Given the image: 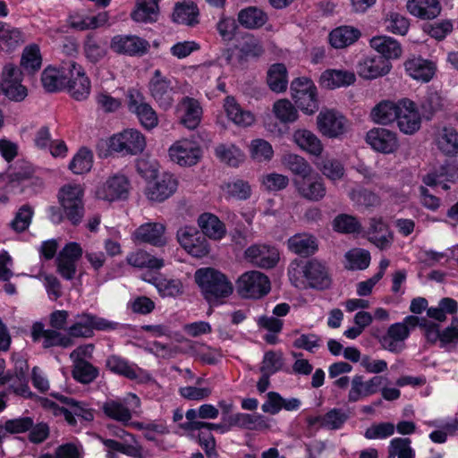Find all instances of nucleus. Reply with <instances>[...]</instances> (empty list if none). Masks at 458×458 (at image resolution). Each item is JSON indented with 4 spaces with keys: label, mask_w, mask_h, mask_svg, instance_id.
<instances>
[{
    "label": "nucleus",
    "mask_w": 458,
    "mask_h": 458,
    "mask_svg": "<svg viewBox=\"0 0 458 458\" xmlns=\"http://www.w3.org/2000/svg\"><path fill=\"white\" fill-rule=\"evenodd\" d=\"M194 276L210 306L222 303V300L229 297L233 292V284L226 276L212 267L199 268Z\"/></svg>",
    "instance_id": "nucleus-1"
},
{
    "label": "nucleus",
    "mask_w": 458,
    "mask_h": 458,
    "mask_svg": "<svg viewBox=\"0 0 458 458\" xmlns=\"http://www.w3.org/2000/svg\"><path fill=\"white\" fill-rule=\"evenodd\" d=\"M289 277L296 287H301L307 282L311 288L323 290L331 284L327 267L317 259H311L301 267L289 270Z\"/></svg>",
    "instance_id": "nucleus-2"
},
{
    "label": "nucleus",
    "mask_w": 458,
    "mask_h": 458,
    "mask_svg": "<svg viewBox=\"0 0 458 458\" xmlns=\"http://www.w3.org/2000/svg\"><path fill=\"white\" fill-rule=\"evenodd\" d=\"M84 189L81 184H65L58 192V200L66 217L73 225H79L84 216Z\"/></svg>",
    "instance_id": "nucleus-3"
},
{
    "label": "nucleus",
    "mask_w": 458,
    "mask_h": 458,
    "mask_svg": "<svg viewBox=\"0 0 458 458\" xmlns=\"http://www.w3.org/2000/svg\"><path fill=\"white\" fill-rule=\"evenodd\" d=\"M125 97L128 111L137 117L142 127L151 130L157 126V114L141 91L131 88L127 90Z\"/></svg>",
    "instance_id": "nucleus-4"
},
{
    "label": "nucleus",
    "mask_w": 458,
    "mask_h": 458,
    "mask_svg": "<svg viewBox=\"0 0 458 458\" xmlns=\"http://www.w3.org/2000/svg\"><path fill=\"white\" fill-rule=\"evenodd\" d=\"M236 290L242 298L259 299L270 291V281L259 271H248L236 281Z\"/></svg>",
    "instance_id": "nucleus-5"
},
{
    "label": "nucleus",
    "mask_w": 458,
    "mask_h": 458,
    "mask_svg": "<svg viewBox=\"0 0 458 458\" xmlns=\"http://www.w3.org/2000/svg\"><path fill=\"white\" fill-rule=\"evenodd\" d=\"M112 150L123 155H137L146 148L144 135L136 129H126L110 139Z\"/></svg>",
    "instance_id": "nucleus-6"
},
{
    "label": "nucleus",
    "mask_w": 458,
    "mask_h": 458,
    "mask_svg": "<svg viewBox=\"0 0 458 458\" xmlns=\"http://www.w3.org/2000/svg\"><path fill=\"white\" fill-rule=\"evenodd\" d=\"M65 89L70 96L77 101L87 99L90 94V81L84 69L74 61L68 62V79Z\"/></svg>",
    "instance_id": "nucleus-7"
},
{
    "label": "nucleus",
    "mask_w": 458,
    "mask_h": 458,
    "mask_svg": "<svg viewBox=\"0 0 458 458\" xmlns=\"http://www.w3.org/2000/svg\"><path fill=\"white\" fill-rule=\"evenodd\" d=\"M22 72L12 64L4 65L2 72V92L11 100L20 102L28 95L26 87L21 84Z\"/></svg>",
    "instance_id": "nucleus-8"
},
{
    "label": "nucleus",
    "mask_w": 458,
    "mask_h": 458,
    "mask_svg": "<svg viewBox=\"0 0 458 458\" xmlns=\"http://www.w3.org/2000/svg\"><path fill=\"white\" fill-rule=\"evenodd\" d=\"M148 87L150 96L160 107L167 109L172 106L175 90L171 79L165 76L160 70L154 71Z\"/></svg>",
    "instance_id": "nucleus-9"
},
{
    "label": "nucleus",
    "mask_w": 458,
    "mask_h": 458,
    "mask_svg": "<svg viewBox=\"0 0 458 458\" xmlns=\"http://www.w3.org/2000/svg\"><path fill=\"white\" fill-rule=\"evenodd\" d=\"M129 406L133 409L140 406V400L135 394L130 393L123 401L109 399L103 403L102 410L108 418L128 424L132 417Z\"/></svg>",
    "instance_id": "nucleus-10"
},
{
    "label": "nucleus",
    "mask_w": 458,
    "mask_h": 458,
    "mask_svg": "<svg viewBox=\"0 0 458 458\" xmlns=\"http://www.w3.org/2000/svg\"><path fill=\"white\" fill-rule=\"evenodd\" d=\"M177 239L181 246L193 257L202 258L209 253V244L206 237L194 227L180 228Z\"/></svg>",
    "instance_id": "nucleus-11"
},
{
    "label": "nucleus",
    "mask_w": 458,
    "mask_h": 458,
    "mask_svg": "<svg viewBox=\"0 0 458 458\" xmlns=\"http://www.w3.org/2000/svg\"><path fill=\"white\" fill-rule=\"evenodd\" d=\"M244 258L258 267L272 268L279 261V252L274 246L265 243H255L245 250Z\"/></svg>",
    "instance_id": "nucleus-12"
},
{
    "label": "nucleus",
    "mask_w": 458,
    "mask_h": 458,
    "mask_svg": "<svg viewBox=\"0 0 458 458\" xmlns=\"http://www.w3.org/2000/svg\"><path fill=\"white\" fill-rule=\"evenodd\" d=\"M149 182L145 190L147 199L152 202H163L177 190L178 182L174 175L164 173Z\"/></svg>",
    "instance_id": "nucleus-13"
},
{
    "label": "nucleus",
    "mask_w": 458,
    "mask_h": 458,
    "mask_svg": "<svg viewBox=\"0 0 458 458\" xmlns=\"http://www.w3.org/2000/svg\"><path fill=\"white\" fill-rule=\"evenodd\" d=\"M365 140L374 150L383 154L394 153L399 148L396 133L383 127L369 130Z\"/></svg>",
    "instance_id": "nucleus-14"
},
{
    "label": "nucleus",
    "mask_w": 458,
    "mask_h": 458,
    "mask_svg": "<svg viewBox=\"0 0 458 458\" xmlns=\"http://www.w3.org/2000/svg\"><path fill=\"white\" fill-rule=\"evenodd\" d=\"M293 183L297 192L305 199L317 202L326 196L327 188L323 179L312 172L304 177H297Z\"/></svg>",
    "instance_id": "nucleus-15"
},
{
    "label": "nucleus",
    "mask_w": 458,
    "mask_h": 458,
    "mask_svg": "<svg viewBox=\"0 0 458 458\" xmlns=\"http://www.w3.org/2000/svg\"><path fill=\"white\" fill-rule=\"evenodd\" d=\"M201 150L196 142L183 139L177 140L169 148L172 161L181 166H191L199 160Z\"/></svg>",
    "instance_id": "nucleus-16"
},
{
    "label": "nucleus",
    "mask_w": 458,
    "mask_h": 458,
    "mask_svg": "<svg viewBox=\"0 0 458 458\" xmlns=\"http://www.w3.org/2000/svg\"><path fill=\"white\" fill-rule=\"evenodd\" d=\"M130 191V182L123 174H114L109 177L96 191L98 199L114 201L124 199Z\"/></svg>",
    "instance_id": "nucleus-17"
},
{
    "label": "nucleus",
    "mask_w": 458,
    "mask_h": 458,
    "mask_svg": "<svg viewBox=\"0 0 458 458\" xmlns=\"http://www.w3.org/2000/svg\"><path fill=\"white\" fill-rule=\"evenodd\" d=\"M82 255V249L76 242H70L56 258L57 271L66 280H72L76 273V262Z\"/></svg>",
    "instance_id": "nucleus-18"
},
{
    "label": "nucleus",
    "mask_w": 458,
    "mask_h": 458,
    "mask_svg": "<svg viewBox=\"0 0 458 458\" xmlns=\"http://www.w3.org/2000/svg\"><path fill=\"white\" fill-rule=\"evenodd\" d=\"M319 131L328 137L336 138L346 131V119L334 110L321 111L317 117Z\"/></svg>",
    "instance_id": "nucleus-19"
},
{
    "label": "nucleus",
    "mask_w": 458,
    "mask_h": 458,
    "mask_svg": "<svg viewBox=\"0 0 458 458\" xmlns=\"http://www.w3.org/2000/svg\"><path fill=\"white\" fill-rule=\"evenodd\" d=\"M51 395L59 400L66 406L59 409L60 415H64L65 420L72 426L76 424L75 417L81 418L86 421L93 420V413L90 409L87 408L84 403L75 401L72 398L64 396L58 393H52Z\"/></svg>",
    "instance_id": "nucleus-20"
},
{
    "label": "nucleus",
    "mask_w": 458,
    "mask_h": 458,
    "mask_svg": "<svg viewBox=\"0 0 458 458\" xmlns=\"http://www.w3.org/2000/svg\"><path fill=\"white\" fill-rule=\"evenodd\" d=\"M386 378L382 376H375L368 381L363 380V377L356 375L351 383V389L348 394V401L355 403L359 400L370 396L379 391Z\"/></svg>",
    "instance_id": "nucleus-21"
},
{
    "label": "nucleus",
    "mask_w": 458,
    "mask_h": 458,
    "mask_svg": "<svg viewBox=\"0 0 458 458\" xmlns=\"http://www.w3.org/2000/svg\"><path fill=\"white\" fill-rule=\"evenodd\" d=\"M400 111L396 118L398 127L405 134H413L420 128V116L416 104L410 99L400 100Z\"/></svg>",
    "instance_id": "nucleus-22"
},
{
    "label": "nucleus",
    "mask_w": 458,
    "mask_h": 458,
    "mask_svg": "<svg viewBox=\"0 0 458 458\" xmlns=\"http://www.w3.org/2000/svg\"><path fill=\"white\" fill-rule=\"evenodd\" d=\"M31 336L34 342L43 339L44 348L60 346L68 348L73 345V340L69 336L61 334L55 329H45L42 323L37 322L32 326Z\"/></svg>",
    "instance_id": "nucleus-23"
},
{
    "label": "nucleus",
    "mask_w": 458,
    "mask_h": 458,
    "mask_svg": "<svg viewBox=\"0 0 458 458\" xmlns=\"http://www.w3.org/2000/svg\"><path fill=\"white\" fill-rule=\"evenodd\" d=\"M391 64L381 56L369 55L357 64V73L363 79L373 80L389 72Z\"/></svg>",
    "instance_id": "nucleus-24"
},
{
    "label": "nucleus",
    "mask_w": 458,
    "mask_h": 458,
    "mask_svg": "<svg viewBox=\"0 0 458 458\" xmlns=\"http://www.w3.org/2000/svg\"><path fill=\"white\" fill-rule=\"evenodd\" d=\"M180 122L190 130L196 129L202 116V107L199 102L190 97H184L177 105Z\"/></svg>",
    "instance_id": "nucleus-25"
},
{
    "label": "nucleus",
    "mask_w": 458,
    "mask_h": 458,
    "mask_svg": "<svg viewBox=\"0 0 458 458\" xmlns=\"http://www.w3.org/2000/svg\"><path fill=\"white\" fill-rule=\"evenodd\" d=\"M410 335V329L404 323L392 324L386 335L379 337L381 346L392 352H400L404 349V341Z\"/></svg>",
    "instance_id": "nucleus-26"
},
{
    "label": "nucleus",
    "mask_w": 458,
    "mask_h": 458,
    "mask_svg": "<svg viewBox=\"0 0 458 458\" xmlns=\"http://www.w3.org/2000/svg\"><path fill=\"white\" fill-rule=\"evenodd\" d=\"M111 48L118 54L129 55H144L149 44L147 40L137 36H115L112 38Z\"/></svg>",
    "instance_id": "nucleus-27"
},
{
    "label": "nucleus",
    "mask_w": 458,
    "mask_h": 458,
    "mask_svg": "<svg viewBox=\"0 0 458 458\" xmlns=\"http://www.w3.org/2000/svg\"><path fill=\"white\" fill-rule=\"evenodd\" d=\"M165 232V226L164 224L148 222L139 226L133 233V237L138 242L160 247L166 243Z\"/></svg>",
    "instance_id": "nucleus-28"
},
{
    "label": "nucleus",
    "mask_w": 458,
    "mask_h": 458,
    "mask_svg": "<svg viewBox=\"0 0 458 458\" xmlns=\"http://www.w3.org/2000/svg\"><path fill=\"white\" fill-rule=\"evenodd\" d=\"M25 42L22 31L0 21V53L10 54Z\"/></svg>",
    "instance_id": "nucleus-29"
},
{
    "label": "nucleus",
    "mask_w": 458,
    "mask_h": 458,
    "mask_svg": "<svg viewBox=\"0 0 458 458\" xmlns=\"http://www.w3.org/2000/svg\"><path fill=\"white\" fill-rule=\"evenodd\" d=\"M68 79V63L61 69L46 68L41 74L42 86L47 92H56L65 89Z\"/></svg>",
    "instance_id": "nucleus-30"
},
{
    "label": "nucleus",
    "mask_w": 458,
    "mask_h": 458,
    "mask_svg": "<svg viewBox=\"0 0 458 458\" xmlns=\"http://www.w3.org/2000/svg\"><path fill=\"white\" fill-rule=\"evenodd\" d=\"M406 7L412 16L420 20H433L442 10L438 0H408Z\"/></svg>",
    "instance_id": "nucleus-31"
},
{
    "label": "nucleus",
    "mask_w": 458,
    "mask_h": 458,
    "mask_svg": "<svg viewBox=\"0 0 458 458\" xmlns=\"http://www.w3.org/2000/svg\"><path fill=\"white\" fill-rule=\"evenodd\" d=\"M405 71L413 79L423 82L429 81L436 72L433 62L421 57H412L404 63Z\"/></svg>",
    "instance_id": "nucleus-32"
},
{
    "label": "nucleus",
    "mask_w": 458,
    "mask_h": 458,
    "mask_svg": "<svg viewBox=\"0 0 458 458\" xmlns=\"http://www.w3.org/2000/svg\"><path fill=\"white\" fill-rule=\"evenodd\" d=\"M369 46L386 61L389 59H397L403 53L401 44L394 38L386 35L371 38Z\"/></svg>",
    "instance_id": "nucleus-33"
},
{
    "label": "nucleus",
    "mask_w": 458,
    "mask_h": 458,
    "mask_svg": "<svg viewBox=\"0 0 458 458\" xmlns=\"http://www.w3.org/2000/svg\"><path fill=\"white\" fill-rule=\"evenodd\" d=\"M368 239L380 250L389 248L393 242V236L387 225L381 218L376 217L370 219Z\"/></svg>",
    "instance_id": "nucleus-34"
},
{
    "label": "nucleus",
    "mask_w": 458,
    "mask_h": 458,
    "mask_svg": "<svg viewBox=\"0 0 458 458\" xmlns=\"http://www.w3.org/2000/svg\"><path fill=\"white\" fill-rule=\"evenodd\" d=\"M224 108L229 120L241 127H248L255 121L254 114L248 110L242 108L233 97L228 96L225 98Z\"/></svg>",
    "instance_id": "nucleus-35"
},
{
    "label": "nucleus",
    "mask_w": 458,
    "mask_h": 458,
    "mask_svg": "<svg viewBox=\"0 0 458 458\" xmlns=\"http://www.w3.org/2000/svg\"><path fill=\"white\" fill-rule=\"evenodd\" d=\"M108 19L106 12L99 13L95 16H89L83 12H76L69 16V23L72 28L82 31L102 27L108 21Z\"/></svg>",
    "instance_id": "nucleus-36"
},
{
    "label": "nucleus",
    "mask_w": 458,
    "mask_h": 458,
    "mask_svg": "<svg viewBox=\"0 0 458 458\" xmlns=\"http://www.w3.org/2000/svg\"><path fill=\"white\" fill-rule=\"evenodd\" d=\"M229 427H239L248 430H263L269 428V424L263 415L236 413L229 417Z\"/></svg>",
    "instance_id": "nucleus-37"
},
{
    "label": "nucleus",
    "mask_w": 458,
    "mask_h": 458,
    "mask_svg": "<svg viewBox=\"0 0 458 458\" xmlns=\"http://www.w3.org/2000/svg\"><path fill=\"white\" fill-rule=\"evenodd\" d=\"M293 137L294 142L302 150L315 157L321 156L324 149L323 144L312 131L306 129H299L294 131Z\"/></svg>",
    "instance_id": "nucleus-38"
},
{
    "label": "nucleus",
    "mask_w": 458,
    "mask_h": 458,
    "mask_svg": "<svg viewBox=\"0 0 458 458\" xmlns=\"http://www.w3.org/2000/svg\"><path fill=\"white\" fill-rule=\"evenodd\" d=\"M288 249L300 256L308 257L316 252L318 242L314 236L308 233H297L287 241Z\"/></svg>",
    "instance_id": "nucleus-39"
},
{
    "label": "nucleus",
    "mask_w": 458,
    "mask_h": 458,
    "mask_svg": "<svg viewBox=\"0 0 458 458\" xmlns=\"http://www.w3.org/2000/svg\"><path fill=\"white\" fill-rule=\"evenodd\" d=\"M355 74L342 70H327L320 76L322 87L329 89L349 86L355 81Z\"/></svg>",
    "instance_id": "nucleus-40"
},
{
    "label": "nucleus",
    "mask_w": 458,
    "mask_h": 458,
    "mask_svg": "<svg viewBox=\"0 0 458 458\" xmlns=\"http://www.w3.org/2000/svg\"><path fill=\"white\" fill-rule=\"evenodd\" d=\"M400 100L394 103L383 100L376 105L370 113L371 119L376 123L387 124L396 120L400 111Z\"/></svg>",
    "instance_id": "nucleus-41"
},
{
    "label": "nucleus",
    "mask_w": 458,
    "mask_h": 458,
    "mask_svg": "<svg viewBox=\"0 0 458 458\" xmlns=\"http://www.w3.org/2000/svg\"><path fill=\"white\" fill-rule=\"evenodd\" d=\"M437 148L445 156L458 155V132L454 128L444 127L435 136Z\"/></svg>",
    "instance_id": "nucleus-42"
},
{
    "label": "nucleus",
    "mask_w": 458,
    "mask_h": 458,
    "mask_svg": "<svg viewBox=\"0 0 458 458\" xmlns=\"http://www.w3.org/2000/svg\"><path fill=\"white\" fill-rule=\"evenodd\" d=\"M267 14L256 6H249L238 13L237 21L245 29L257 30L267 23Z\"/></svg>",
    "instance_id": "nucleus-43"
},
{
    "label": "nucleus",
    "mask_w": 458,
    "mask_h": 458,
    "mask_svg": "<svg viewBox=\"0 0 458 458\" xmlns=\"http://www.w3.org/2000/svg\"><path fill=\"white\" fill-rule=\"evenodd\" d=\"M199 226L200 227L204 236H208L213 240H220L225 234V226L219 220V218L210 213H204L199 216L198 219Z\"/></svg>",
    "instance_id": "nucleus-44"
},
{
    "label": "nucleus",
    "mask_w": 458,
    "mask_h": 458,
    "mask_svg": "<svg viewBox=\"0 0 458 458\" xmlns=\"http://www.w3.org/2000/svg\"><path fill=\"white\" fill-rule=\"evenodd\" d=\"M106 366L113 373L131 380L137 379L141 372V369L135 364H130L125 359L118 355H111L107 357Z\"/></svg>",
    "instance_id": "nucleus-45"
},
{
    "label": "nucleus",
    "mask_w": 458,
    "mask_h": 458,
    "mask_svg": "<svg viewBox=\"0 0 458 458\" xmlns=\"http://www.w3.org/2000/svg\"><path fill=\"white\" fill-rule=\"evenodd\" d=\"M360 37L359 30L350 26H342L330 32L329 41L335 48H344L356 42Z\"/></svg>",
    "instance_id": "nucleus-46"
},
{
    "label": "nucleus",
    "mask_w": 458,
    "mask_h": 458,
    "mask_svg": "<svg viewBox=\"0 0 458 458\" xmlns=\"http://www.w3.org/2000/svg\"><path fill=\"white\" fill-rule=\"evenodd\" d=\"M267 82L274 92H283L287 89V70L284 64H274L270 66L267 74Z\"/></svg>",
    "instance_id": "nucleus-47"
},
{
    "label": "nucleus",
    "mask_w": 458,
    "mask_h": 458,
    "mask_svg": "<svg viewBox=\"0 0 458 458\" xmlns=\"http://www.w3.org/2000/svg\"><path fill=\"white\" fill-rule=\"evenodd\" d=\"M198 15L197 5L192 1H183L175 5L172 19L176 23L192 25L197 22Z\"/></svg>",
    "instance_id": "nucleus-48"
},
{
    "label": "nucleus",
    "mask_w": 458,
    "mask_h": 458,
    "mask_svg": "<svg viewBox=\"0 0 458 458\" xmlns=\"http://www.w3.org/2000/svg\"><path fill=\"white\" fill-rule=\"evenodd\" d=\"M386 30L393 34L404 36L410 28L409 19L397 12H388L383 18Z\"/></svg>",
    "instance_id": "nucleus-49"
},
{
    "label": "nucleus",
    "mask_w": 458,
    "mask_h": 458,
    "mask_svg": "<svg viewBox=\"0 0 458 458\" xmlns=\"http://www.w3.org/2000/svg\"><path fill=\"white\" fill-rule=\"evenodd\" d=\"M157 0H138L131 17L138 22L153 21L157 16Z\"/></svg>",
    "instance_id": "nucleus-50"
},
{
    "label": "nucleus",
    "mask_w": 458,
    "mask_h": 458,
    "mask_svg": "<svg viewBox=\"0 0 458 458\" xmlns=\"http://www.w3.org/2000/svg\"><path fill=\"white\" fill-rule=\"evenodd\" d=\"M126 260L129 265L134 267L159 269L164 266V260L162 259H157L143 250L130 253L126 257Z\"/></svg>",
    "instance_id": "nucleus-51"
},
{
    "label": "nucleus",
    "mask_w": 458,
    "mask_h": 458,
    "mask_svg": "<svg viewBox=\"0 0 458 458\" xmlns=\"http://www.w3.org/2000/svg\"><path fill=\"white\" fill-rule=\"evenodd\" d=\"M408 437L393 438L388 445L387 458H415V451L411 446Z\"/></svg>",
    "instance_id": "nucleus-52"
},
{
    "label": "nucleus",
    "mask_w": 458,
    "mask_h": 458,
    "mask_svg": "<svg viewBox=\"0 0 458 458\" xmlns=\"http://www.w3.org/2000/svg\"><path fill=\"white\" fill-rule=\"evenodd\" d=\"M319 171L329 180H341L345 173L344 165L337 159L323 157L320 162L317 163Z\"/></svg>",
    "instance_id": "nucleus-53"
},
{
    "label": "nucleus",
    "mask_w": 458,
    "mask_h": 458,
    "mask_svg": "<svg viewBox=\"0 0 458 458\" xmlns=\"http://www.w3.org/2000/svg\"><path fill=\"white\" fill-rule=\"evenodd\" d=\"M93 155L86 148H81L69 164V169L75 174H82L90 171Z\"/></svg>",
    "instance_id": "nucleus-54"
},
{
    "label": "nucleus",
    "mask_w": 458,
    "mask_h": 458,
    "mask_svg": "<svg viewBox=\"0 0 458 458\" xmlns=\"http://www.w3.org/2000/svg\"><path fill=\"white\" fill-rule=\"evenodd\" d=\"M103 445L110 451H116L133 458H145L142 447L138 444L121 443L114 439L101 438Z\"/></svg>",
    "instance_id": "nucleus-55"
},
{
    "label": "nucleus",
    "mask_w": 458,
    "mask_h": 458,
    "mask_svg": "<svg viewBox=\"0 0 458 458\" xmlns=\"http://www.w3.org/2000/svg\"><path fill=\"white\" fill-rule=\"evenodd\" d=\"M282 160L283 164L299 177H304L312 172V167L305 158L296 154H285Z\"/></svg>",
    "instance_id": "nucleus-56"
},
{
    "label": "nucleus",
    "mask_w": 458,
    "mask_h": 458,
    "mask_svg": "<svg viewBox=\"0 0 458 458\" xmlns=\"http://www.w3.org/2000/svg\"><path fill=\"white\" fill-rule=\"evenodd\" d=\"M69 336L89 338L93 335L92 315L81 314L77 316V321L68 327Z\"/></svg>",
    "instance_id": "nucleus-57"
},
{
    "label": "nucleus",
    "mask_w": 458,
    "mask_h": 458,
    "mask_svg": "<svg viewBox=\"0 0 458 458\" xmlns=\"http://www.w3.org/2000/svg\"><path fill=\"white\" fill-rule=\"evenodd\" d=\"M41 55L38 46L33 45L23 50L21 65L29 73L35 72L41 67Z\"/></svg>",
    "instance_id": "nucleus-58"
},
{
    "label": "nucleus",
    "mask_w": 458,
    "mask_h": 458,
    "mask_svg": "<svg viewBox=\"0 0 458 458\" xmlns=\"http://www.w3.org/2000/svg\"><path fill=\"white\" fill-rule=\"evenodd\" d=\"M345 259L347 261L346 268L348 269H366L370 263V254L363 249H352L346 252Z\"/></svg>",
    "instance_id": "nucleus-59"
},
{
    "label": "nucleus",
    "mask_w": 458,
    "mask_h": 458,
    "mask_svg": "<svg viewBox=\"0 0 458 458\" xmlns=\"http://www.w3.org/2000/svg\"><path fill=\"white\" fill-rule=\"evenodd\" d=\"M151 282L163 297H175L182 293L180 280L154 277Z\"/></svg>",
    "instance_id": "nucleus-60"
},
{
    "label": "nucleus",
    "mask_w": 458,
    "mask_h": 458,
    "mask_svg": "<svg viewBox=\"0 0 458 458\" xmlns=\"http://www.w3.org/2000/svg\"><path fill=\"white\" fill-rule=\"evenodd\" d=\"M217 157L230 166H238L244 159L243 153L237 147L220 145L216 148Z\"/></svg>",
    "instance_id": "nucleus-61"
},
{
    "label": "nucleus",
    "mask_w": 458,
    "mask_h": 458,
    "mask_svg": "<svg viewBox=\"0 0 458 458\" xmlns=\"http://www.w3.org/2000/svg\"><path fill=\"white\" fill-rule=\"evenodd\" d=\"M72 376L82 384H89L98 376V369L89 361H81L73 364Z\"/></svg>",
    "instance_id": "nucleus-62"
},
{
    "label": "nucleus",
    "mask_w": 458,
    "mask_h": 458,
    "mask_svg": "<svg viewBox=\"0 0 458 458\" xmlns=\"http://www.w3.org/2000/svg\"><path fill=\"white\" fill-rule=\"evenodd\" d=\"M273 112L282 123H293L298 118V112L287 99H280L274 104Z\"/></svg>",
    "instance_id": "nucleus-63"
},
{
    "label": "nucleus",
    "mask_w": 458,
    "mask_h": 458,
    "mask_svg": "<svg viewBox=\"0 0 458 458\" xmlns=\"http://www.w3.org/2000/svg\"><path fill=\"white\" fill-rule=\"evenodd\" d=\"M84 52L88 60L96 64L105 57L106 48L93 35H88L84 43Z\"/></svg>",
    "instance_id": "nucleus-64"
}]
</instances>
